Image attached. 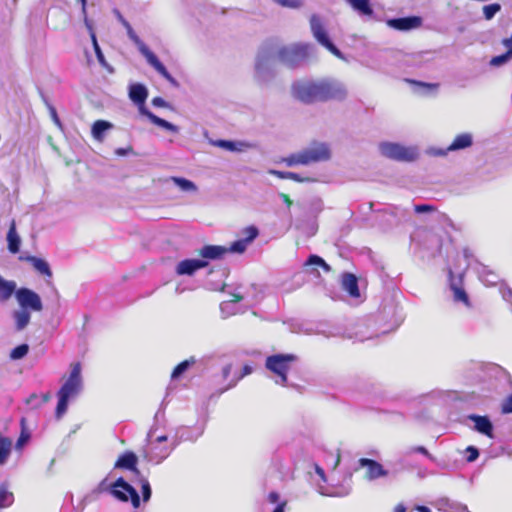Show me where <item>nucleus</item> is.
<instances>
[{"instance_id": "1", "label": "nucleus", "mask_w": 512, "mask_h": 512, "mask_svg": "<svg viewBox=\"0 0 512 512\" xmlns=\"http://www.w3.org/2000/svg\"><path fill=\"white\" fill-rule=\"evenodd\" d=\"M291 93L298 101L312 104L329 100H343L347 95V90L343 84L328 79L300 80L292 84Z\"/></svg>"}, {"instance_id": "2", "label": "nucleus", "mask_w": 512, "mask_h": 512, "mask_svg": "<svg viewBox=\"0 0 512 512\" xmlns=\"http://www.w3.org/2000/svg\"><path fill=\"white\" fill-rule=\"evenodd\" d=\"M70 367V374L57 393L58 403L55 411L57 418H61L63 416L67 411L69 399L75 397L82 388L80 362H74Z\"/></svg>"}, {"instance_id": "3", "label": "nucleus", "mask_w": 512, "mask_h": 512, "mask_svg": "<svg viewBox=\"0 0 512 512\" xmlns=\"http://www.w3.org/2000/svg\"><path fill=\"white\" fill-rule=\"evenodd\" d=\"M331 157L329 147L324 143H315L298 153H293L282 159L288 167L296 165H309L311 163L323 162Z\"/></svg>"}, {"instance_id": "4", "label": "nucleus", "mask_w": 512, "mask_h": 512, "mask_svg": "<svg viewBox=\"0 0 512 512\" xmlns=\"http://www.w3.org/2000/svg\"><path fill=\"white\" fill-rule=\"evenodd\" d=\"M309 54V44L295 43L281 47L277 52V58L286 67L295 68L304 63L309 58Z\"/></svg>"}, {"instance_id": "5", "label": "nucleus", "mask_w": 512, "mask_h": 512, "mask_svg": "<svg viewBox=\"0 0 512 512\" xmlns=\"http://www.w3.org/2000/svg\"><path fill=\"white\" fill-rule=\"evenodd\" d=\"M296 360L294 354H274L266 358L265 367L280 378L282 385H286L288 372Z\"/></svg>"}, {"instance_id": "6", "label": "nucleus", "mask_w": 512, "mask_h": 512, "mask_svg": "<svg viewBox=\"0 0 512 512\" xmlns=\"http://www.w3.org/2000/svg\"><path fill=\"white\" fill-rule=\"evenodd\" d=\"M380 151L385 157L401 162H412L418 157L416 149L405 147L397 143H382L380 144Z\"/></svg>"}, {"instance_id": "7", "label": "nucleus", "mask_w": 512, "mask_h": 512, "mask_svg": "<svg viewBox=\"0 0 512 512\" xmlns=\"http://www.w3.org/2000/svg\"><path fill=\"white\" fill-rule=\"evenodd\" d=\"M111 494L122 502L131 500L132 506L138 508L140 506V497L128 482L122 477L118 478L111 486Z\"/></svg>"}, {"instance_id": "8", "label": "nucleus", "mask_w": 512, "mask_h": 512, "mask_svg": "<svg viewBox=\"0 0 512 512\" xmlns=\"http://www.w3.org/2000/svg\"><path fill=\"white\" fill-rule=\"evenodd\" d=\"M15 297L22 309L35 312H40L43 309L40 296L29 288L22 287L17 289Z\"/></svg>"}, {"instance_id": "9", "label": "nucleus", "mask_w": 512, "mask_h": 512, "mask_svg": "<svg viewBox=\"0 0 512 512\" xmlns=\"http://www.w3.org/2000/svg\"><path fill=\"white\" fill-rule=\"evenodd\" d=\"M310 26L314 37L317 41L327 48L331 53L336 56L340 55L339 49L330 41L323 24L318 16L312 15L310 18Z\"/></svg>"}, {"instance_id": "10", "label": "nucleus", "mask_w": 512, "mask_h": 512, "mask_svg": "<svg viewBox=\"0 0 512 512\" xmlns=\"http://www.w3.org/2000/svg\"><path fill=\"white\" fill-rule=\"evenodd\" d=\"M387 25L395 30L408 31L419 28L422 25V18L419 16L394 18L389 19Z\"/></svg>"}, {"instance_id": "11", "label": "nucleus", "mask_w": 512, "mask_h": 512, "mask_svg": "<svg viewBox=\"0 0 512 512\" xmlns=\"http://www.w3.org/2000/svg\"><path fill=\"white\" fill-rule=\"evenodd\" d=\"M208 265L207 261L200 259H185L180 261L176 266L177 275H193L197 270Z\"/></svg>"}, {"instance_id": "12", "label": "nucleus", "mask_w": 512, "mask_h": 512, "mask_svg": "<svg viewBox=\"0 0 512 512\" xmlns=\"http://www.w3.org/2000/svg\"><path fill=\"white\" fill-rule=\"evenodd\" d=\"M359 465L361 467H366L367 471L365 477L369 480H374L379 477H383L387 475V471L383 468V466L372 459L361 458L359 459Z\"/></svg>"}, {"instance_id": "13", "label": "nucleus", "mask_w": 512, "mask_h": 512, "mask_svg": "<svg viewBox=\"0 0 512 512\" xmlns=\"http://www.w3.org/2000/svg\"><path fill=\"white\" fill-rule=\"evenodd\" d=\"M129 97L138 106L141 114L143 109H147L145 102L148 97V90L143 84H132L129 87Z\"/></svg>"}, {"instance_id": "14", "label": "nucleus", "mask_w": 512, "mask_h": 512, "mask_svg": "<svg viewBox=\"0 0 512 512\" xmlns=\"http://www.w3.org/2000/svg\"><path fill=\"white\" fill-rule=\"evenodd\" d=\"M19 260L29 263L34 268V270L38 272L40 275H43L48 278L52 277V271L50 269V266L44 259L31 255H21L19 256Z\"/></svg>"}, {"instance_id": "15", "label": "nucleus", "mask_w": 512, "mask_h": 512, "mask_svg": "<svg viewBox=\"0 0 512 512\" xmlns=\"http://www.w3.org/2000/svg\"><path fill=\"white\" fill-rule=\"evenodd\" d=\"M468 418L474 422V428L477 432H479L489 438L494 437L493 425L487 416L473 414V415H469Z\"/></svg>"}, {"instance_id": "16", "label": "nucleus", "mask_w": 512, "mask_h": 512, "mask_svg": "<svg viewBox=\"0 0 512 512\" xmlns=\"http://www.w3.org/2000/svg\"><path fill=\"white\" fill-rule=\"evenodd\" d=\"M138 458L133 452H125L119 456L115 462V468L128 469L135 474L139 475L140 472L137 469Z\"/></svg>"}, {"instance_id": "17", "label": "nucleus", "mask_w": 512, "mask_h": 512, "mask_svg": "<svg viewBox=\"0 0 512 512\" xmlns=\"http://www.w3.org/2000/svg\"><path fill=\"white\" fill-rule=\"evenodd\" d=\"M144 55L146 57V60L148 63L166 80H168L172 84H176V80L173 78V76L168 72L166 67L160 62L158 57L149 50H144Z\"/></svg>"}, {"instance_id": "18", "label": "nucleus", "mask_w": 512, "mask_h": 512, "mask_svg": "<svg viewBox=\"0 0 512 512\" xmlns=\"http://www.w3.org/2000/svg\"><path fill=\"white\" fill-rule=\"evenodd\" d=\"M227 253L228 250L225 246L205 245L199 250L198 255L206 259L217 260L223 258Z\"/></svg>"}, {"instance_id": "19", "label": "nucleus", "mask_w": 512, "mask_h": 512, "mask_svg": "<svg viewBox=\"0 0 512 512\" xmlns=\"http://www.w3.org/2000/svg\"><path fill=\"white\" fill-rule=\"evenodd\" d=\"M342 287L354 298L360 296L357 277L352 273H345L342 277Z\"/></svg>"}, {"instance_id": "20", "label": "nucleus", "mask_w": 512, "mask_h": 512, "mask_svg": "<svg viewBox=\"0 0 512 512\" xmlns=\"http://www.w3.org/2000/svg\"><path fill=\"white\" fill-rule=\"evenodd\" d=\"M8 250L12 254H16L20 250L21 239L16 231L15 220H12L7 233Z\"/></svg>"}, {"instance_id": "21", "label": "nucleus", "mask_w": 512, "mask_h": 512, "mask_svg": "<svg viewBox=\"0 0 512 512\" xmlns=\"http://www.w3.org/2000/svg\"><path fill=\"white\" fill-rule=\"evenodd\" d=\"M142 115L147 117L153 124H155V125H157L159 127H162L164 129L169 130V131L174 132V133L178 132L177 126H175L174 124L166 121L165 119H162V118L158 117L157 115H155L154 113H152L148 109H143L142 110Z\"/></svg>"}, {"instance_id": "22", "label": "nucleus", "mask_w": 512, "mask_h": 512, "mask_svg": "<svg viewBox=\"0 0 512 512\" xmlns=\"http://www.w3.org/2000/svg\"><path fill=\"white\" fill-rule=\"evenodd\" d=\"M269 174L274 175L279 179H289V180H293L298 183L314 182L315 181L314 178L302 177L299 174H297L295 172H290V171H279V170L271 169V170H269Z\"/></svg>"}, {"instance_id": "23", "label": "nucleus", "mask_w": 512, "mask_h": 512, "mask_svg": "<svg viewBox=\"0 0 512 512\" xmlns=\"http://www.w3.org/2000/svg\"><path fill=\"white\" fill-rule=\"evenodd\" d=\"M472 145V136L469 133L457 135L452 143L448 146L447 151H456L468 148Z\"/></svg>"}, {"instance_id": "24", "label": "nucleus", "mask_w": 512, "mask_h": 512, "mask_svg": "<svg viewBox=\"0 0 512 512\" xmlns=\"http://www.w3.org/2000/svg\"><path fill=\"white\" fill-rule=\"evenodd\" d=\"M347 3L360 15L372 16L373 9L370 0H346Z\"/></svg>"}, {"instance_id": "25", "label": "nucleus", "mask_w": 512, "mask_h": 512, "mask_svg": "<svg viewBox=\"0 0 512 512\" xmlns=\"http://www.w3.org/2000/svg\"><path fill=\"white\" fill-rule=\"evenodd\" d=\"M16 283L0 276V301L5 302L16 292Z\"/></svg>"}, {"instance_id": "26", "label": "nucleus", "mask_w": 512, "mask_h": 512, "mask_svg": "<svg viewBox=\"0 0 512 512\" xmlns=\"http://www.w3.org/2000/svg\"><path fill=\"white\" fill-rule=\"evenodd\" d=\"M15 326L18 331L23 330L30 322V311L20 308L13 313Z\"/></svg>"}, {"instance_id": "27", "label": "nucleus", "mask_w": 512, "mask_h": 512, "mask_svg": "<svg viewBox=\"0 0 512 512\" xmlns=\"http://www.w3.org/2000/svg\"><path fill=\"white\" fill-rule=\"evenodd\" d=\"M450 289L453 292V299L455 302H462L466 307H471V302L466 291L455 283L450 284Z\"/></svg>"}, {"instance_id": "28", "label": "nucleus", "mask_w": 512, "mask_h": 512, "mask_svg": "<svg viewBox=\"0 0 512 512\" xmlns=\"http://www.w3.org/2000/svg\"><path fill=\"white\" fill-rule=\"evenodd\" d=\"M196 363L195 357H190L178 365H176L171 373V379H178L182 374H184L191 366Z\"/></svg>"}, {"instance_id": "29", "label": "nucleus", "mask_w": 512, "mask_h": 512, "mask_svg": "<svg viewBox=\"0 0 512 512\" xmlns=\"http://www.w3.org/2000/svg\"><path fill=\"white\" fill-rule=\"evenodd\" d=\"M14 502V495L8 490L6 483L0 484V509L9 507Z\"/></svg>"}, {"instance_id": "30", "label": "nucleus", "mask_w": 512, "mask_h": 512, "mask_svg": "<svg viewBox=\"0 0 512 512\" xmlns=\"http://www.w3.org/2000/svg\"><path fill=\"white\" fill-rule=\"evenodd\" d=\"M12 441L0 435V465H3L11 453Z\"/></svg>"}, {"instance_id": "31", "label": "nucleus", "mask_w": 512, "mask_h": 512, "mask_svg": "<svg viewBox=\"0 0 512 512\" xmlns=\"http://www.w3.org/2000/svg\"><path fill=\"white\" fill-rule=\"evenodd\" d=\"M112 127V124L108 121L104 120H97L93 123L92 126V135L95 139H102L103 133L110 129Z\"/></svg>"}, {"instance_id": "32", "label": "nucleus", "mask_w": 512, "mask_h": 512, "mask_svg": "<svg viewBox=\"0 0 512 512\" xmlns=\"http://www.w3.org/2000/svg\"><path fill=\"white\" fill-rule=\"evenodd\" d=\"M312 265L321 267L327 273L331 271L330 265L327 264L323 258L315 254L310 255L305 262V266Z\"/></svg>"}, {"instance_id": "33", "label": "nucleus", "mask_w": 512, "mask_h": 512, "mask_svg": "<svg viewBox=\"0 0 512 512\" xmlns=\"http://www.w3.org/2000/svg\"><path fill=\"white\" fill-rule=\"evenodd\" d=\"M171 180L183 191L195 192L197 186L190 180L182 177H171Z\"/></svg>"}, {"instance_id": "34", "label": "nucleus", "mask_w": 512, "mask_h": 512, "mask_svg": "<svg viewBox=\"0 0 512 512\" xmlns=\"http://www.w3.org/2000/svg\"><path fill=\"white\" fill-rule=\"evenodd\" d=\"M20 424H21V433L17 439V442H16V447L17 448H21L25 443L28 442V440L30 439V433L26 427V419L25 418H21L20 420Z\"/></svg>"}, {"instance_id": "35", "label": "nucleus", "mask_w": 512, "mask_h": 512, "mask_svg": "<svg viewBox=\"0 0 512 512\" xmlns=\"http://www.w3.org/2000/svg\"><path fill=\"white\" fill-rule=\"evenodd\" d=\"M511 58H512V49L507 50L505 53H503L501 55L492 57L490 60V65L494 66V67H498V66H501V65L507 63Z\"/></svg>"}, {"instance_id": "36", "label": "nucleus", "mask_w": 512, "mask_h": 512, "mask_svg": "<svg viewBox=\"0 0 512 512\" xmlns=\"http://www.w3.org/2000/svg\"><path fill=\"white\" fill-rule=\"evenodd\" d=\"M242 235L244 236L243 240L246 241L247 244L251 243L257 236L259 235V231L255 226H248L242 230Z\"/></svg>"}, {"instance_id": "37", "label": "nucleus", "mask_w": 512, "mask_h": 512, "mask_svg": "<svg viewBox=\"0 0 512 512\" xmlns=\"http://www.w3.org/2000/svg\"><path fill=\"white\" fill-rule=\"evenodd\" d=\"M28 351H29V346L27 344H21V345H18L17 347H15L11 351L10 357L14 360H18V359H21L24 356H26Z\"/></svg>"}, {"instance_id": "38", "label": "nucleus", "mask_w": 512, "mask_h": 512, "mask_svg": "<svg viewBox=\"0 0 512 512\" xmlns=\"http://www.w3.org/2000/svg\"><path fill=\"white\" fill-rule=\"evenodd\" d=\"M501 9L500 4L493 3L483 7V14L486 20H491Z\"/></svg>"}, {"instance_id": "39", "label": "nucleus", "mask_w": 512, "mask_h": 512, "mask_svg": "<svg viewBox=\"0 0 512 512\" xmlns=\"http://www.w3.org/2000/svg\"><path fill=\"white\" fill-rule=\"evenodd\" d=\"M247 245L248 244L246 243V241H244L243 239H239V240L233 242L230 247H227V250H228V253L230 252V253L242 254L243 252H245Z\"/></svg>"}, {"instance_id": "40", "label": "nucleus", "mask_w": 512, "mask_h": 512, "mask_svg": "<svg viewBox=\"0 0 512 512\" xmlns=\"http://www.w3.org/2000/svg\"><path fill=\"white\" fill-rule=\"evenodd\" d=\"M282 7L298 9L303 5V0H273Z\"/></svg>"}, {"instance_id": "41", "label": "nucleus", "mask_w": 512, "mask_h": 512, "mask_svg": "<svg viewBox=\"0 0 512 512\" xmlns=\"http://www.w3.org/2000/svg\"><path fill=\"white\" fill-rule=\"evenodd\" d=\"M141 482V490H142V499L144 502H147L151 498V486L147 479L143 478L140 480Z\"/></svg>"}, {"instance_id": "42", "label": "nucleus", "mask_w": 512, "mask_h": 512, "mask_svg": "<svg viewBox=\"0 0 512 512\" xmlns=\"http://www.w3.org/2000/svg\"><path fill=\"white\" fill-rule=\"evenodd\" d=\"M467 462H474L479 457V450L474 446H469L466 448Z\"/></svg>"}, {"instance_id": "43", "label": "nucleus", "mask_w": 512, "mask_h": 512, "mask_svg": "<svg viewBox=\"0 0 512 512\" xmlns=\"http://www.w3.org/2000/svg\"><path fill=\"white\" fill-rule=\"evenodd\" d=\"M501 411L504 414L512 413V394L509 395L501 405Z\"/></svg>"}, {"instance_id": "44", "label": "nucleus", "mask_w": 512, "mask_h": 512, "mask_svg": "<svg viewBox=\"0 0 512 512\" xmlns=\"http://www.w3.org/2000/svg\"><path fill=\"white\" fill-rule=\"evenodd\" d=\"M414 210L416 213L432 212L435 211V207L428 204L415 205Z\"/></svg>"}, {"instance_id": "45", "label": "nucleus", "mask_w": 512, "mask_h": 512, "mask_svg": "<svg viewBox=\"0 0 512 512\" xmlns=\"http://www.w3.org/2000/svg\"><path fill=\"white\" fill-rule=\"evenodd\" d=\"M252 371H253V368L249 364H245L242 368L241 374L237 377V379L234 381V383L231 386H234L240 379L251 374Z\"/></svg>"}, {"instance_id": "46", "label": "nucleus", "mask_w": 512, "mask_h": 512, "mask_svg": "<svg viewBox=\"0 0 512 512\" xmlns=\"http://www.w3.org/2000/svg\"><path fill=\"white\" fill-rule=\"evenodd\" d=\"M152 105L159 108H164L168 106L167 102L161 97H154L152 99Z\"/></svg>"}, {"instance_id": "47", "label": "nucleus", "mask_w": 512, "mask_h": 512, "mask_svg": "<svg viewBox=\"0 0 512 512\" xmlns=\"http://www.w3.org/2000/svg\"><path fill=\"white\" fill-rule=\"evenodd\" d=\"M51 399V394L49 392L41 395V401L37 402L36 405H33L34 409L39 408L42 404L47 403Z\"/></svg>"}, {"instance_id": "48", "label": "nucleus", "mask_w": 512, "mask_h": 512, "mask_svg": "<svg viewBox=\"0 0 512 512\" xmlns=\"http://www.w3.org/2000/svg\"><path fill=\"white\" fill-rule=\"evenodd\" d=\"M219 145L221 147H224L228 150H231V151H234L236 148H235V143L232 142V141H226V140H222L219 142Z\"/></svg>"}, {"instance_id": "49", "label": "nucleus", "mask_w": 512, "mask_h": 512, "mask_svg": "<svg viewBox=\"0 0 512 512\" xmlns=\"http://www.w3.org/2000/svg\"><path fill=\"white\" fill-rule=\"evenodd\" d=\"M50 112H51V116H52V119H53V121L55 122V124H56L57 126H61V121H60V119H59V117H58V114H57V112H56L55 108H54V107H51V108H50Z\"/></svg>"}, {"instance_id": "50", "label": "nucleus", "mask_w": 512, "mask_h": 512, "mask_svg": "<svg viewBox=\"0 0 512 512\" xmlns=\"http://www.w3.org/2000/svg\"><path fill=\"white\" fill-rule=\"evenodd\" d=\"M408 81L412 84H416V85L423 86V87H428V88H437L438 87L437 84H429V83H424V82L415 81V80H408Z\"/></svg>"}, {"instance_id": "51", "label": "nucleus", "mask_w": 512, "mask_h": 512, "mask_svg": "<svg viewBox=\"0 0 512 512\" xmlns=\"http://www.w3.org/2000/svg\"><path fill=\"white\" fill-rule=\"evenodd\" d=\"M280 197L284 201V203L287 205V207H291L293 205V201L291 200V198L288 194L280 193Z\"/></svg>"}, {"instance_id": "52", "label": "nucleus", "mask_w": 512, "mask_h": 512, "mask_svg": "<svg viewBox=\"0 0 512 512\" xmlns=\"http://www.w3.org/2000/svg\"><path fill=\"white\" fill-rule=\"evenodd\" d=\"M38 400V395L33 393L31 394L27 399H26V404L28 405H31L33 407V405H36L37 403H34L35 401Z\"/></svg>"}, {"instance_id": "53", "label": "nucleus", "mask_w": 512, "mask_h": 512, "mask_svg": "<svg viewBox=\"0 0 512 512\" xmlns=\"http://www.w3.org/2000/svg\"><path fill=\"white\" fill-rule=\"evenodd\" d=\"M117 17L126 30H130V23L119 12H117Z\"/></svg>"}, {"instance_id": "54", "label": "nucleus", "mask_w": 512, "mask_h": 512, "mask_svg": "<svg viewBox=\"0 0 512 512\" xmlns=\"http://www.w3.org/2000/svg\"><path fill=\"white\" fill-rule=\"evenodd\" d=\"M268 500H269V502H271V503H277V502H278V500H279V494H278L277 492H274V491H273V492H270V493L268 494Z\"/></svg>"}, {"instance_id": "55", "label": "nucleus", "mask_w": 512, "mask_h": 512, "mask_svg": "<svg viewBox=\"0 0 512 512\" xmlns=\"http://www.w3.org/2000/svg\"><path fill=\"white\" fill-rule=\"evenodd\" d=\"M501 43H502L503 46H505L507 48V50H511L512 49V37L504 38L501 41Z\"/></svg>"}, {"instance_id": "56", "label": "nucleus", "mask_w": 512, "mask_h": 512, "mask_svg": "<svg viewBox=\"0 0 512 512\" xmlns=\"http://www.w3.org/2000/svg\"><path fill=\"white\" fill-rule=\"evenodd\" d=\"M231 369H232L231 364H227L226 366L223 367L222 373H223V377L225 379L228 378V376L230 375Z\"/></svg>"}, {"instance_id": "57", "label": "nucleus", "mask_w": 512, "mask_h": 512, "mask_svg": "<svg viewBox=\"0 0 512 512\" xmlns=\"http://www.w3.org/2000/svg\"><path fill=\"white\" fill-rule=\"evenodd\" d=\"M242 300H243V296L242 295L237 294V293L231 294V299H230L231 302L238 303V302H240Z\"/></svg>"}, {"instance_id": "58", "label": "nucleus", "mask_w": 512, "mask_h": 512, "mask_svg": "<svg viewBox=\"0 0 512 512\" xmlns=\"http://www.w3.org/2000/svg\"><path fill=\"white\" fill-rule=\"evenodd\" d=\"M414 451L418 452V453H421V454H423L425 456L429 455L428 450L424 446H418V447L414 448Z\"/></svg>"}, {"instance_id": "59", "label": "nucleus", "mask_w": 512, "mask_h": 512, "mask_svg": "<svg viewBox=\"0 0 512 512\" xmlns=\"http://www.w3.org/2000/svg\"><path fill=\"white\" fill-rule=\"evenodd\" d=\"M286 505V502H282L280 503L274 510L273 512H284V507Z\"/></svg>"}, {"instance_id": "60", "label": "nucleus", "mask_w": 512, "mask_h": 512, "mask_svg": "<svg viewBox=\"0 0 512 512\" xmlns=\"http://www.w3.org/2000/svg\"><path fill=\"white\" fill-rule=\"evenodd\" d=\"M127 33L132 40H137V36L131 26H130V30H127Z\"/></svg>"}, {"instance_id": "61", "label": "nucleus", "mask_w": 512, "mask_h": 512, "mask_svg": "<svg viewBox=\"0 0 512 512\" xmlns=\"http://www.w3.org/2000/svg\"><path fill=\"white\" fill-rule=\"evenodd\" d=\"M92 41H93V45H94V49L95 51H99L100 50V47L97 43V39H96V36L94 33H92Z\"/></svg>"}, {"instance_id": "62", "label": "nucleus", "mask_w": 512, "mask_h": 512, "mask_svg": "<svg viewBox=\"0 0 512 512\" xmlns=\"http://www.w3.org/2000/svg\"><path fill=\"white\" fill-rule=\"evenodd\" d=\"M394 512H406V508L404 505L402 504H398L395 509H394Z\"/></svg>"}, {"instance_id": "63", "label": "nucleus", "mask_w": 512, "mask_h": 512, "mask_svg": "<svg viewBox=\"0 0 512 512\" xmlns=\"http://www.w3.org/2000/svg\"><path fill=\"white\" fill-rule=\"evenodd\" d=\"M417 510H418L419 512H431V510H430L428 507H426V506H419V507L417 508Z\"/></svg>"}, {"instance_id": "64", "label": "nucleus", "mask_w": 512, "mask_h": 512, "mask_svg": "<svg viewBox=\"0 0 512 512\" xmlns=\"http://www.w3.org/2000/svg\"><path fill=\"white\" fill-rule=\"evenodd\" d=\"M82 5V12L86 14V0H79Z\"/></svg>"}]
</instances>
